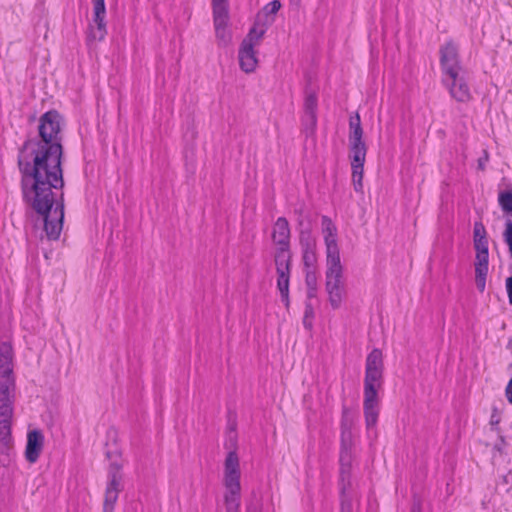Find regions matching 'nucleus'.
<instances>
[{"mask_svg": "<svg viewBox=\"0 0 512 512\" xmlns=\"http://www.w3.org/2000/svg\"><path fill=\"white\" fill-rule=\"evenodd\" d=\"M481 240H487V232L481 222H475L473 229V241L480 242Z\"/></svg>", "mask_w": 512, "mask_h": 512, "instance_id": "5701e85b", "label": "nucleus"}, {"mask_svg": "<svg viewBox=\"0 0 512 512\" xmlns=\"http://www.w3.org/2000/svg\"><path fill=\"white\" fill-rule=\"evenodd\" d=\"M213 23L215 36L219 46L226 47L232 41V33L229 29L228 0H212Z\"/></svg>", "mask_w": 512, "mask_h": 512, "instance_id": "0eeeda50", "label": "nucleus"}, {"mask_svg": "<svg viewBox=\"0 0 512 512\" xmlns=\"http://www.w3.org/2000/svg\"><path fill=\"white\" fill-rule=\"evenodd\" d=\"M440 64L444 77H455V75L462 74L458 49L452 42H448L443 47H441Z\"/></svg>", "mask_w": 512, "mask_h": 512, "instance_id": "9b49d317", "label": "nucleus"}, {"mask_svg": "<svg viewBox=\"0 0 512 512\" xmlns=\"http://www.w3.org/2000/svg\"><path fill=\"white\" fill-rule=\"evenodd\" d=\"M281 8L279 0H273L263 8V13L266 15H275Z\"/></svg>", "mask_w": 512, "mask_h": 512, "instance_id": "a878e982", "label": "nucleus"}, {"mask_svg": "<svg viewBox=\"0 0 512 512\" xmlns=\"http://www.w3.org/2000/svg\"><path fill=\"white\" fill-rule=\"evenodd\" d=\"M474 265L488 266L489 253H476Z\"/></svg>", "mask_w": 512, "mask_h": 512, "instance_id": "c85d7f7f", "label": "nucleus"}, {"mask_svg": "<svg viewBox=\"0 0 512 512\" xmlns=\"http://www.w3.org/2000/svg\"><path fill=\"white\" fill-rule=\"evenodd\" d=\"M306 285L308 288L316 289V276L311 271L306 273Z\"/></svg>", "mask_w": 512, "mask_h": 512, "instance_id": "7c9ffc66", "label": "nucleus"}, {"mask_svg": "<svg viewBox=\"0 0 512 512\" xmlns=\"http://www.w3.org/2000/svg\"><path fill=\"white\" fill-rule=\"evenodd\" d=\"M240 463L235 451H230L224 462L223 485L226 512H238L241 499Z\"/></svg>", "mask_w": 512, "mask_h": 512, "instance_id": "39448f33", "label": "nucleus"}, {"mask_svg": "<svg viewBox=\"0 0 512 512\" xmlns=\"http://www.w3.org/2000/svg\"><path fill=\"white\" fill-rule=\"evenodd\" d=\"M107 456H108L109 458L111 457V452H110V451H108V452H107Z\"/></svg>", "mask_w": 512, "mask_h": 512, "instance_id": "ea45409f", "label": "nucleus"}, {"mask_svg": "<svg viewBox=\"0 0 512 512\" xmlns=\"http://www.w3.org/2000/svg\"><path fill=\"white\" fill-rule=\"evenodd\" d=\"M355 424V415L347 407H343L341 417V449H340V491L341 512H353L351 497L347 491L352 486L351 471L354 446L352 428Z\"/></svg>", "mask_w": 512, "mask_h": 512, "instance_id": "20e7f679", "label": "nucleus"}, {"mask_svg": "<svg viewBox=\"0 0 512 512\" xmlns=\"http://www.w3.org/2000/svg\"><path fill=\"white\" fill-rule=\"evenodd\" d=\"M475 267V284L479 292L483 293L486 288V279L489 266L474 265Z\"/></svg>", "mask_w": 512, "mask_h": 512, "instance_id": "aec40b11", "label": "nucleus"}, {"mask_svg": "<svg viewBox=\"0 0 512 512\" xmlns=\"http://www.w3.org/2000/svg\"><path fill=\"white\" fill-rule=\"evenodd\" d=\"M314 316V311H313V307L310 303H307L306 304V307H305V313H304V318H303V325L305 326V328L307 329H311L312 328V318Z\"/></svg>", "mask_w": 512, "mask_h": 512, "instance_id": "393cba45", "label": "nucleus"}, {"mask_svg": "<svg viewBox=\"0 0 512 512\" xmlns=\"http://www.w3.org/2000/svg\"><path fill=\"white\" fill-rule=\"evenodd\" d=\"M322 230L326 245L327 263L341 262L336 239V227L327 216L322 217Z\"/></svg>", "mask_w": 512, "mask_h": 512, "instance_id": "f8f14e48", "label": "nucleus"}, {"mask_svg": "<svg viewBox=\"0 0 512 512\" xmlns=\"http://www.w3.org/2000/svg\"><path fill=\"white\" fill-rule=\"evenodd\" d=\"M40 139L27 140L19 155L23 199L43 222V234L57 240L63 229L64 187L62 170L61 116L55 110L44 113L38 126Z\"/></svg>", "mask_w": 512, "mask_h": 512, "instance_id": "f257e3e1", "label": "nucleus"}, {"mask_svg": "<svg viewBox=\"0 0 512 512\" xmlns=\"http://www.w3.org/2000/svg\"><path fill=\"white\" fill-rule=\"evenodd\" d=\"M500 420H501V418H500V415L498 413V410L496 408H493L492 414H491V417H490V424L492 426L498 425Z\"/></svg>", "mask_w": 512, "mask_h": 512, "instance_id": "473e14b6", "label": "nucleus"}, {"mask_svg": "<svg viewBox=\"0 0 512 512\" xmlns=\"http://www.w3.org/2000/svg\"><path fill=\"white\" fill-rule=\"evenodd\" d=\"M507 348L508 349H512V339L509 340L508 344H507Z\"/></svg>", "mask_w": 512, "mask_h": 512, "instance_id": "4c0bfd02", "label": "nucleus"}, {"mask_svg": "<svg viewBox=\"0 0 512 512\" xmlns=\"http://www.w3.org/2000/svg\"><path fill=\"white\" fill-rule=\"evenodd\" d=\"M363 129L361 126L360 116L358 113L355 116L350 117L349 120V135L348 139H362Z\"/></svg>", "mask_w": 512, "mask_h": 512, "instance_id": "6ab92c4d", "label": "nucleus"}, {"mask_svg": "<svg viewBox=\"0 0 512 512\" xmlns=\"http://www.w3.org/2000/svg\"><path fill=\"white\" fill-rule=\"evenodd\" d=\"M238 59L241 70L247 74L253 73L258 66V58L254 46L241 43Z\"/></svg>", "mask_w": 512, "mask_h": 512, "instance_id": "f3484780", "label": "nucleus"}, {"mask_svg": "<svg viewBox=\"0 0 512 512\" xmlns=\"http://www.w3.org/2000/svg\"><path fill=\"white\" fill-rule=\"evenodd\" d=\"M474 249L476 253H489L488 252V240L473 241Z\"/></svg>", "mask_w": 512, "mask_h": 512, "instance_id": "c756f323", "label": "nucleus"}, {"mask_svg": "<svg viewBox=\"0 0 512 512\" xmlns=\"http://www.w3.org/2000/svg\"><path fill=\"white\" fill-rule=\"evenodd\" d=\"M315 292H316V289L312 290V288H308V292H307L308 298L315 297Z\"/></svg>", "mask_w": 512, "mask_h": 512, "instance_id": "c9c22d12", "label": "nucleus"}, {"mask_svg": "<svg viewBox=\"0 0 512 512\" xmlns=\"http://www.w3.org/2000/svg\"><path fill=\"white\" fill-rule=\"evenodd\" d=\"M121 465H118L116 462H111L110 466V483L107 486L106 493H105V501H104V511L103 512H112L113 511V505L116 502L118 498V485L120 477L118 478V473L121 469Z\"/></svg>", "mask_w": 512, "mask_h": 512, "instance_id": "4468645a", "label": "nucleus"}, {"mask_svg": "<svg viewBox=\"0 0 512 512\" xmlns=\"http://www.w3.org/2000/svg\"><path fill=\"white\" fill-rule=\"evenodd\" d=\"M383 355L380 349H373L366 358L364 391H377L383 376Z\"/></svg>", "mask_w": 512, "mask_h": 512, "instance_id": "1a4fd4ad", "label": "nucleus"}, {"mask_svg": "<svg viewBox=\"0 0 512 512\" xmlns=\"http://www.w3.org/2000/svg\"><path fill=\"white\" fill-rule=\"evenodd\" d=\"M507 400L512 404V378L508 382L505 390Z\"/></svg>", "mask_w": 512, "mask_h": 512, "instance_id": "f704fd0d", "label": "nucleus"}, {"mask_svg": "<svg viewBox=\"0 0 512 512\" xmlns=\"http://www.w3.org/2000/svg\"><path fill=\"white\" fill-rule=\"evenodd\" d=\"M265 34V28L258 29L256 26L252 27L247 36L242 40L241 43L250 46H257Z\"/></svg>", "mask_w": 512, "mask_h": 512, "instance_id": "412c9836", "label": "nucleus"}, {"mask_svg": "<svg viewBox=\"0 0 512 512\" xmlns=\"http://www.w3.org/2000/svg\"><path fill=\"white\" fill-rule=\"evenodd\" d=\"M300 242L303 246V250L314 249L315 241L309 231H301Z\"/></svg>", "mask_w": 512, "mask_h": 512, "instance_id": "b1692460", "label": "nucleus"}, {"mask_svg": "<svg viewBox=\"0 0 512 512\" xmlns=\"http://www.w3.org/2000/svg\"><path fill=\"white\" fill-rule=\"evenodd\" d=\"M504 239L509 247V252L512 257V221L506 223V229L504 232Z\"/></svg>", "mask_w": 512, "mask_h": 512, "instance_id": "cd10ccee", "label": "nucleus"}, {"mask_svg": "<svg viewBox=\"0 0 512 512\" xmlns=\"http://www.w3.org/2000/svg\"><path fill=\"white\" fill-rule=\"evenodd\" d=\"M44 447V435L41 430L34 429L27 433L25 457L29 463H35Z\"/></svg>", "mask_w": 512, "mask_h": 512, "instance_id": "2eb2a0df", "label": "nucleus"}, {"mask_svg": "<svg viewBox=\"0 0 512 512\" xmlns=\"http://www.w3.org/2000/svg\"><path fill=\"white\" fill-rule=\"evenodd\" d=\"M489 160V154L487 150H483V156L478 159V169L481 171L485 170V165Z\"/></svg>", "mask_w": 512, "mask_h": 512, "instance_id": "2f4dec72", "label": "nucleus"}, {"mask_svg": "<svg viewBox=\"0 0 512 512\" xmlns=\"http://www.w3.org/2000/svg\"><path fill=\"white\" fill-rule=\"evenodd\" d=\"M443 84L456 101L465 103L471 99L470 89L462 74L455 75V77H443Z\"/></svg>", "mask_w": 512, "mask_h": 512, "instance_id": "ddd939ff", "label": "nucleus"}, {"mask_svg": "<svg viewBox=\"0 0 512 512\" xmlns=\"http://www.w3.org/2000/svg\"><path fill=\"white\" fill-rule=\"evenodd\" d=\"M412 512H421V507L419 504L414 505L412 508Z\"/></svg>", "mask_w": 512, "mask_h": 512, "instance_id": "e433bc0d", "label": "nucleus"}, {"mask_svg": "<svg viewBox=\"0 0 512 512\" xmlns=\"http://www.w3.org/2000/svg\"><path fill=\"white\" fill-rule=\"evenodd\" d=\"M315 260L314 249L303 250V262L306 267H311Z\"/></svg>", "mask_w": 512, "mask_h": 512, "instance_id": "bb28decb", "label": "nucleus"}, {"mask_svg": "<svg viewBox=\"0 0 512 512\" xmlns=\"http://www.w3.org/2000/svg\"><path fill=\"white\" fill-rule=\"evenodd\" d=\"M506 291L508 294L509 303L512 305V276L506 279Z\"/></svg>", "mask_w": 512, "mask_h": 512, "instance_id": "72a5a7b5", "label": "nucleus"}, {"mask_svg": "<svg viewBox=\"0 0 512 512\" xmlns=\"http://www.w3.org/2000/svg\"><path fill=\"white\" fill-rule=\"evenodd\" d=\"M248 512H259L256 508H248Z\"/></svg>", "mask_w": 512, "mask_h": 512, "instance_id": "58836bf2", "label": "nucleus"}, {"mask_svg": "<svg viewBox=\"0 0 512 512\" xmlns=\"http://www.w3.org/2000/svg\"><path fill=\"white\" fill-rule=\"evenodd\" d=\"M272 241L276 247L273 260L277 275V288L282 301L288 307L292 254L290 251V227L286 218L279 217L274 223Z\"/></svg>", "mask_w": 512, "mask_h": 512, "instance_id": "7ed1b4c3", "label": "nucleus"}, {"mask_svg": "<svg viewBox=\"0 0 512 512\" xmlns=\"http://www.w3.org/2000/svg\"><path fill=\"white\" fill-rule=\"evenodd\" d=\"M499 204L505 212H512V192H503L499 195Z\"/></svg>", "mask_w": 512, "mask_h": 512, "instance_id": "4be33fe9", "label": "nucleus"}, {"mask_svg": "<svg viewBox=\"0 0 512 512\" xmlns=\"http://www.w3.org/2000/svg\"><path fill=\"white\" fill-rule=\"evenodd\" d=\"M349 158L352 168V182L356 192H363L364 164L366 160L367 146L362 139H348Z\"/></svg>", "mask_w": 512, "mask_h": 512, "instance_id": "423d86ee", "label": "nucleus"}, {"mask_svg": "<svg viewBox=\"0 0 512 512\" xmlns=\"http://www.w3.org/2000/svg\"><path fill=\"white\" fill-rule=\"evenodd\" d=\"M14 353L10 343L0 345V450L8 453L13 446L12 419L16 380L13 365Z\"/></svg>", "mask_w": 512, "mask_h": 512, "instance_id": "f03ea898", "label": "nucleus"}, {"mask_svg": "<svg viewBox=\"0 0 512 512\" xmlns=\"http://www.w3.org/2000/svg\"><path fill=\"white\" fill-rule=\"evenodd\" d=\"M305 112L310 118L313 126L316 124L317 96L314 92H309L305 98Z\"/></svg>", "mask_w": 512, "mask_h": 512, "instance_id": "a211bd4d", "label": "nucleus"}, {"mask_svg": "<svg viewBox=\"0 0 512 512\" xmlns=\"http://www.w3.org/2000/svg\"><path fill=\"white\" fill-rule=\"evenodd\" d=\"M342 270L341 262L327 263L326 290L329 295V302L335 309L340 307L344 294Z\"/></svg>", "mask_w": 512, "mask_h": 512, "instance_id": "6e6552de", "label": "nucleus"}, {"mask_svg": "<svg viewBox=\"0 0 512 512\" xmlns=\"http://www.w3.org/2000/svg\"><path fill=\"white\" fill-rule=\"evenodd\" d=\"M93 19L88 28L89 41H101L106 35V23L104 21L106 9L104 0H92Z\"/></svg>", "mask_w": 512, "mask_h": 512, "instance_id": "9d476101", "label": "nucleus"}, {"mask_svg": "<svg viewBox=\"0 0 512 512\" xmlns=\"http://www.w3.org/2000/svg\"><path fill=\"white\" fill-rule=\"evenodd\" d=\"M363 406L366 427L370 429L377 424L379 415L377 391H364Z\"/></svg>", "mask_w": 512, "mask_h": 512, "instance_id": "dca6fc26", "label": "nucleus"}]
</instances>
